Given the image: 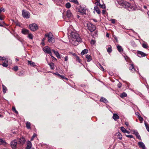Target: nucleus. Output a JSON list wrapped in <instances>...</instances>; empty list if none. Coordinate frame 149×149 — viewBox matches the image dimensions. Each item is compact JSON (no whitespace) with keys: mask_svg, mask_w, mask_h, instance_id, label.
Instances as JSON below:
<instances>
[{"mask_svg":"<svg viewBox=\"0 0 149 149\" xmlns=\"http://www.w3.org/2000/svg\"><path fill=\"white\" fill-rule=\"evenodd\" d=\"M70 37L69 39L70 42L73 45L76 46L78 45V42H81V39L79 35L74 32H71Z\"/></svg>","mask_w":149,"mask_h":149,"instance_id":"f257e3e1","label":"nucleus"},{"mask_svg":"<svg viewBox=\"0 0 149 149\" xmlns=\"http://www.w3.org/2000/svg\"><path fill=\"white\" fill-rule=\"evenodd\" d=\"M45 36V37H47L48 41L50 43H53L54 42V39L53 38V36L51 32L46 34Z\"/></svg>","mask_w":149,"mask_h":149,"instance_id":"f03ea898","label":"nucleus"},{"mask_svg":"<svg viewBox=\"0 0 149 149\" xmlns=\"http://www.w3.org/2000/svg\"><path fill=\"white\" fill-rule=\"evenodd\" d=\"M17 143V139H14L11 141L10 144L12 149H16Z\"/></svg>","mask_w":149,"mask_h":149,"instance_id":"7ed1b4c3","label":"nucleus"},{"mask_svg":"<svg viewBox=\"0 0 149 149\" xmlns=\"http://www.w3.org/2000/svg\"><path fill=\"white\" fill-rule=\"evenodd\" d=\"M88 29L91 32L94 31L96 29L95 26L90 23L87 24Z\"/></svg>","mask_w":149,"mask_h":149,"instance_id":"20e7f679","label":"nucleus"},{"mask_svg":"<svg viewBox=\"0 0 149 149\" xmlns=\"http://www.w3.org/2000/svg\"><path fill=\"white\" fill-rule=\"evenodd\" d=\"M29 26L30 29L32 31H36L38 29L37 24L35 23L30 24Z\"/></svg>","mask_w":149,"mask_h":149,"instance_id":"39448f33","label":"nucleus"},{"mask_svg":"<svg viewBox=\"0 0 149 149\" xmlns=\"http://www.w3.org/2000/svg\"><path fill=\"white\" fill-rule=\"evenodd\" d=\"M22 15L24 18L27 19L30 17V14L29 12L23 10L22 11Z\"/></svg>","mask_w":149,"mask_h":149,"instance_id":"423d86ee","label":"nucleus"},{"mask_svg":"<svg viewBox=\"0 0 149 149\" xmlns=\"http://www.w3.org/2000/svg\"><path fill=\"white\" fill-rule=\"evenodd\" d=\"M130 66L129 67V69L131 70L132 72L134 73L135 72H138L139 74V72H138V70L137 71L134 67V65L132 63H131L130 64Z\"/></svg>","mask_w":149,"mask_h":149,"instance_id":"0eeeda50","label":"nucleus"},{"mask_svg":"<svg viewBox=\"0 0 149 149\" xmlns=\"http://www.w3.org/2000/svg\"><path fill=\"white\" fill-rule=\"evenodd\" d=\"M43 50L45 52L49 54V55L52 54L51 49L48 46H45L44 47L43 49Z\"/></svg>","mask_w":149,"mask_h":149,"instance_id":"6e6552de","label":"nucleus"},{"mask_svg":"<svg viewBox=\"0 0 149 149\" xmlns=\"http://www.w3.org/2000/svg\"><path fill=\"white\" fill-rule=\"evenodd\" d=\"M66 16L69 19H72L73 18V15L70 10L67 11Z\"/></svg>","mask_w":149,"mask_h":149,"instance_id":"1a4fd4ad","label":"nucleus"},{"mask_svg":"<svg viewBox=\"0 0 149 149\" xmlns=\"http://www.w3.org/2000/svg\"><path fill=\"white\" fill-rule=\"evenodd\" d=\"M17 141L19 142L18 143H19L22 145L24 144L25 141V139L23 137L19 138L17 139Z\"/></svg>","mask_w":149,"mask_h":149,"instance_id":"9d476101","label":"nucleus"},{"mask_svg":"<svg viewBox=\"0 0 149 149\" xmlns=\"http://www.w3.org/2000/svg\"><path fill=\"white\" fill-rule=\"evenodd\" d=\"M137 55L140 57L145 56H146V54L145 53L140 51L138 52Z\"/></svg>","mask_w":149,"mask_h":149,"instance_id":"9b49d317","label":"nucleus"},{"mask_svg":"<svg viewBox=\"0 0 149 149\" xmlns=\"http://www.w3.org/2000/svg\"><path fill=\"white\" fill-rule=\"evenodd\" d=\"M86 9L82 7H80L79 9V12L81 13L83 15L86 13Z\"/></svg>","mask_w":149,"mask_h":149,"instance_id":"f8f14e48","label":"nucleus"},{"mask_svg":"<svg viewBox=\"0 0 149 149\" xmlns=\"http://www.w3.org/2000/svg\"><path fill=\"white\" fill-rule=\"evenodd\" d=\"M123 7L125 8H129L132 7V6H131L130 3L125 1L124 3V5Z\"/></svg>","mask_w":149,"mask_h":149,"instance_id":"ddd939ff","label":"nucleus"},{"mask_svg":"<svg viewBox=\"0 0 149 149\" xmlns=\"http://www.w3.org/2000/svg\"><path fill=\"white\" fill-rule=\"evenodd\" d=\"M138 144L140 148H141L143 149H145L146 148L145 146L142 142H138Z\"/></svg>","mask_w":149,"mask_h":149,"instance_id":"4468645a","label":"nucleus"},{"mask_svg":"<svg viewBox=\"0 0 149 149\" xmlns=\"http://www.w3.org/2000/svg\"><path fill=\"white\" fill-rule=\"evenodd\" d=\"M22 33L24 34H28L29 33V31L27 29H23L22 30Z\"/></svg>","mask_w":149,"mask_h":149,"instance_id":"2eb2a0df","label":"nucleus"},{"mask_svg":"<svg viewBox=\"0 0 149 149\" xmlns=\"http://www.w3.org/2000/svg\"><path fill=\"white\" fill-rule=\"evenodd\" d=\"M31 147V143L29 141H28L27 142V146L26 149H30Z\"/></svg>","mask_w":149,"mask_h":149,"instance_id":"dca6fc26","label":"nucleus"},{"mask_svg":"<svg viewBox=\"0 0 149 149\" xmlns=\"http://www.w3.org/2000/svg\"><path fill=\"white\" fill-rule=\"evenodd\" d=\"M106 47L107 49V52L108 53H109L112 52V47L110 45H109L108 46H107Z\"/></svg>","mask_w":149,"mask_h":149,"instance_id":"f3484780","label":"nucleus"},{"mask_svg":"<svg viewBox=\"0 0 149 149\" xmlns=\"http://www.w3.org/2000/svg\"><path fill=\"white\" fill-rule=\"evenodd\" d=\"M125 1L123 0H119L117 1V2L118 3V4L120 5V6H122L123 7L124 5V4Z\"/></svg>","mask_w":149,"mask_h":149,"instance_id":"a211bd4d","label":"nucleus"},{"mask_svg":"<svg viewBox=\"0 0 149 149\" xmlns=\"http://www.w3.org/2000/svg\"><path fill=\"white\" fill-rule=\"evenodd\" d=\"M117 48L118 51L120 52H121L123 51V49L122 47L120 45H118L117 46Z\"/></svg>","mask_w":149,"mask_h":149,"instance_id":"6ab92c4d","label":"nucleus"},{"mask_svg":"<svg viewBox=\"0 0 149 149\" xmlns=\"http://www.w3.org/2000/svg\"><path fill=\"white\" fill-rule=\"evenodd\" d=\"M28 64L29 65H30L31 66L34 67L36 66L35 63L33 62L29 61H28Z\"/></svg>","mask_w":149,"mask_h":149,"instance_id":"aec40b11","label":"nucleus"},{"mask_svg":"<svg viewBox=\"0 0 149 149\" xmlns=\"http://www.w3.org/2000/svg\"><path fill=\"white\" fill-rule=\"evenodd\" d=\"M119 116L117 114H113V118L115 120H116L119 118Z\"/></svg>","mask_w":149,"mask_h":149,"instance_id":"412c9836","label":"nucleus"},{"mask_svg":"<svg viewBox=\"0 0 149 149\" xmlns=\"http://www.w3.org/2000/svg\"><path fill=\"white\" fill-rule=\"evenodd\" d=\"M100 101L104 102L105 103H107L108 102V101L106 98L103 97H101L100 100Z\"/></svg>","mask_w":149,"mask_h":149,"instance_id":"4be33fe9","label":"nucleus"},{"mask_svg":"<svg viewBox=\"0 0 149 149\" xmlns=\"http://www.w3.org/2000/svg\"><path fill=\"white\" fill-rule=\"evenodd\" d=\"M86 58L87 59V61L88 62H90L91 60H92L91 56L90 55H87L86 56Z\"/></svg>","mask_w":149,"mask_h":149,"instance_id":"5701e85b","label":"nucleus"},{"mask_svg":"<svg viewBox=\"0 0 149 149\" xmlns=\"http://www.w3.org/2000/svg\"><path fill=\"white\" fill-rule=\"evenodd\" d=\"M57 76L60 78L62 79H65L66 80H68V79L66 77H65L63 75H61L60 74H57Z\"/></svg>","mask_w":149,"mask_h":149,"instance_id":"b1692460","label":"nucleus"},{"mask_svg":"<svg viewBox=\"0 0 149 149\" xmlns=\"http://www.w3.org/2000/svg\"><path fill=\"white\" fill-rule=\"evenodd\" d=\"M94 10H95L97 13L98 14H100V11L99 10V8L97 6H95L94 7Z\"/></svg>","mask_w":149,"mask_h":149,"instance_id":"393cba45","label":"nucleus"},{"mask_svg":"<svg viewBox=\"0 0 149 149\" xmlns=\"http://www.w3.org/2000/svg\"><path fill=\"white\" fill-rule=\"evenodd\" d=\"M88 52V50L87 49H85L83 50L81 53V54L82 55H83L84 54H87Z\"/></svg>","mask_w":149,"mask_h":149,"instance_id":"a878e982","label":"nucleus"},{"mask_svg":"<svg viewBox=\"0 0 149 149\" xmlns=\"http://www.w3.org/2000/svg\"><path fill=\"white\" fill-rule=\"evenodd\" d=\"M31 123L29 122H27L26 123V126L27 129H29L31 128Z\"/></svg>","mask_w":149,"mask_h":149,"instance_id":"bb28decb","label":"nucleus"},{"mask_svg":"<svg viewBox=\"0 0 149 149\" xmlns=\"http://www.w3.org/2000/svg\"><path fill=\"white\" fill-rule=\"evenodd\" d=\"M2 86L3 87V92L4 93H5L6 92L7 88L3 84L2 85Z\"/></svg>","mask_w":149,"mask_h":149,"instance_id":"cd10ccee","label":"nucleus"},{"mask_svg":"<svg viewBox=\"0 0 149 149\" xmlns=\"http://www.w3.org/2000/svg\"><path fill=\"white\" fill-rule=\"evenodd\" d=\"M49 64L50 66L51 69L52 70L54 69V63H49Z\"/></svg>","mask_w":149,"mask_h":149,"instance_id":"c85d7f7f","label":"nucleus"},{"mask_svg":"<svg viewBox=\"0 0 149 149\" xmlns=\"http://www.w3.org/2000/svg\"><path fill=\"white\" fill-rule=\"evenodd\" d=\"M127 94L125 92H123L121 94L120 96L122 98L125 97L127 96Z\"/></svg>","mask_w":149,"mask_h":149,"instance_id":"c756f323","label":"nucleus"},{"mask_svg":"<svg viewBox=\"0 0 149 149\" xmlns=\"http://www.w3.org/2000/svg\"><path fill=\"white\" fill-rule=\"evenodd\" d=\"M28 34V38L31 39H33V36L31 33H29Z\"/></svg>","mask_w":149,"mask_h":149,"instance_id":"7c9ffc66","label":"nucleus"},{"mask_svg":"<svg viewBox=\"0 0 149 149\" xmlns=\"http://www.w3.org/2000/svg\"><path fill=\"white\" fill-rule=\"evenodd\" d=\"M69 1L72 2H73L77 5H79V3L77 0H69Z\"/></svg>","mask_w":149,"mask_h":149,"instance_id":"2f4dec72","label":"nucleus"},{"mask_svg":"<svg viewBox=\"0 0 149 149\" xmlns=\"http://www.w3.org/2000/svg\"><path fill=\"white\" fill-rule=\"evenodd\" d=\"M71 6V5L70 3L69 2L65 4V7L67 8H69Z\"/></svg>","mask_w":149,"mask_h":149,"instance_id":"473e14b6","label":"nucleus"},{"mask_svg":"<svg viewBox=\"0 0 149 149\" xmlns=\"http://www.w3.org/2000/svg\"><path fill=\"white\" fill-rule=\"evenodd\" d=\"M121 131L123 133H125L126 132V130L123 127H120Z\"/></svg>","mask_w":149,"mask_h":149,"instance_id":"72a5a7b5","label":"nucleus"},{"mask_svg":"<svg viewBox=\"0 0 149 149\" xmlns=\"http://www.w3.org/2000/svg\"><path fill=\"white\" fill-rule=\"evenodd\" d=\"M53 1L57 4H58L61 2L62 0H53Z\"/></svg>","mask_w":149,"mask_h":149,"instance_id":"f704fd0d","label":"nucleus"},{"mask_svg":"<svg viewBox=\"0 0 149 149\" xmlns=\"http://www.w3.org/2000/svg\"><path fill=\"white\" fill-rule=\"evenodd\" d=\"M2 65L4 67H7L8 66V64L7 63V62L6 61H4L2 64Z\"/></svg>","mask_w":149,"mask_h":149,"instance_id":"c9c22d12","label":"nucleus"},{"mask_svg":"<svg viewBox=\"0 0 149 149\" xmlns=\"http://www.w3.org/2000/svg\"><path fill=\"white\" fill-rule=\"evenodd\" d=\"M142 47L145 48H147L148 46L147 44L146 43H143L142 45Z\"/></svg>","mask_w":149,"mask_h":149,"instance_id":"e433bc0d","label":"nucleus"},{"mask_svg":"<svg viewBox=\"0 0 149 149\" xmlns=\"http://www.w3.org/2000/svg\"><path fill=\"white\" fill-rule=\"evenodd\" d=\"M76 59L77 61L79 62H80L81 60L79 58V56H76Z\"/></svg>","mask_w":149,"mask_h":149,"instance_id":"4c0bfd02","label":"nucleus"},{"mask_svg":"<svg viewBox=\"0 0 149 149\" xmlns=\"http://www.w3.org/2000/svg\"><path fill=\"white\" fill-rule=\"evenodd\" d=\"M54 54L56 55V57L58 58H60V54H59V53L57 52H55V53Z\"/></svg>","mask_w":149,"mask_h":149,"instance_id":"58836bf2","label":"nucleus"},{"mask_svg":"<svg viewBox=\"0 0 149 149\" xmlns=\"http://www.w3.org/2000/svg\"><path fill=\"white\" fill-rule=\"evenodd\" d=\"M132 132H133V134H134L136 136L138 134V132L136 130H132Z\"/></svg>","mask_w":149,"mask_h":149,"instance_id":"ea45409f","label":"nucleus"},{"mask_svg":"<svg viewBox=\"0 0 149 149\" xmlns=\"http://www.w3.org/2000/svg\"><path fill=\"white\" fill-rule=\"evenodd\" d=\"M99 67L101 70L103 71H104V69L103 66L100 64H99Z\"/></svg>","mask_w":149,"mask_h":149,"instance_id":"a19ab883","label":"nucleus"},{"mask_svg":"<svg viewBox=\"0 0 149 149\" xmlns=\"http://www.w3.org/2000/svg\"><path fill=\"white\" fill-rule=\"evenodd\" d=\"M12 110L13 111H15L16 114H18V111L16 110L15 108V107H12Z\"/></svg>","mask_w":149,"mask_h":149,"instance_id":"79ce46f5","label":"nucleus"},{"mask_svg":"<svg viewBox=\"0 0 149 149\" xmlns=\"http://www.w3.org/2000/svg\"><path fill=\"white\" fill-rule=\"evenodd\" d=\"M118 138L120 139H121L122 138V135L120 133H118Z\"/></svg>","mask_w":149,"mask_h":149,"instance_id":"37998d69","label":"nucleus"},{"mask_svg":"<svg viewBox=\"0 0 149 149\" xmlns=\"http://www.w3.org/2000/svg\"><path fill=\"white\" fill-rule=\"evenodd\" d=\"M13 69L15 71H17L18 70V67L17 66H15L13 67Z\"/></svg>","mask_w":149,"mask_h":149,"instance_id":"c03bdc74","label":"nucleus"},{"mask_svg":"<svg viewBox=\"0 0 149 149\" xmlns=\"http://www.w3.org/2000/svg\"><path fill=\"white\" fill-rule=\"evenodd\" d=\"M95 4L97 6H99V7H100V5H101V4L100 2V1H97L96 2H95Z\"/></svg>","mask_w":149,"mask_h":149,"instance_id":"a18cd8bd","label":"nucleus"},{"mask_svg":"<svg viewBox=\"0 0 149 149\" xmlns=\"http://www.w3.org/2000/svg\"><path fill=\"white\" fill-rule=\"evenodd\" d=\"M100 8H102L103 9L105 8H106V6L105 4H103L100 5Z\"/></svg>","mask_w":149,"mask_h":149,"instance_id":"49530a36","label":"nucleus"},{"mask_svg":"<svg viewBox=\"0 0 149 149\" xmlns=\"http://www.w3.org/2000/svg\"><path fill=\"white\" fill-rule=\"evenodd\" d=\"M117 86L119 88H121V86H122V84H121V83H120V82L118 84Z\"/></svg>","mask_w":149,"mask_h":149,"instance_id":"de8ad7c7","label":"nucleus"},{"mask_svg":"<svg viewBox=\"0 0 149 149\" xmlns=\"http://www.w3.org/2000/svg\"><path fill=\"white\" fill-rule=\"evenodd\" d=\"M137 138L138 139H139L141 140V137L139 135V134H138L136 136Z\"/></svg>","mask_w":149,"mask_h":149,"instance_id":"09e8293b","label":"nucleus"},{"mask_svg":"<svg viewBox=\"0 0 149 149\" xmlns=\"http://www.w3.org/2000/svg\"><path fill=\"white\" fill-rule=\"evenodd\" d=\"M126 136L128 138H133V136L132 135H126Z\"/></svg>","mask_w":149,"mask_h":149,"instance_id":"8fccbe9b","label":"nucleus"},{"mask_svg":"<svg viewBox=\"0 0 149 149\" xmlns=\"http://www.w3.org/2000/svg\"><path fill=\"white\" fill-rule=\"evenodd\" d=\"M5 9L3 8H1L0 9V13L2 12H4Z\"/></svg>","mask_w":149,"mask_h":149,"instance_id":"3c124183","label":"nucleus"},{"mask_svg":"<svg viewBox=\"0 0 149 149\" xmlns=\"http://www.w3.org/2000/svg\"><path fill=\"white\" fill-rule=\"evenodd\" d=\"M6 59V58H5L4 57L0 56V60H4L5 59Z\"/></svg>","mask_w":149,"mask_h":149,"instance_id":"603ef678","label":"nucleus"},{"mask_svg":"<svg viewBox=\"0 0 149 149\" xmlns=\"http://www.w3.org/2000/svg\"><path fill=\"white\" fill-rule=\"evenodd\" d=\"M95 42L94 40H92L91 41V44H94L95 43Z\"/></svg>","mask_w":149,"mask_h":149,"instance_id":"864d4df0","label":"nucleus"},{"mask_svg":"<svg viewBox=\"0 0 149 149\" xmlns=\"http://www.w3.org/2000/svg\"><path fill=\"white\" fill-rule=\"evenodd\" d=\"M145 126L146 127V129H147V128L148 127H149L148 126V124L147 123H145Z\"/></svg>","mask_w":149,"mask_h":149,"instance_id":"5fc2aeb1","label":"nucleus"},{"mask_svg":"<svg viewBox=\"0 0 149 149\" xmlns=\"http://www.w3.org/2000/svg\"><path fill=\"white\" fill-rule=\"evenodd\" d=\"M113 36V37H114V39L116 40V42H118V39L117 38V37L115 36Z\"/></svg>","mask_w":149,"mask_h":149,"instance_id":"6e6d98bb","label":"nucleus"},{"mask_svg":"<svg viewBox=\"0 0 149 149\" xmlns=\"http://www.w3.org/2000/svg\"><path fill=\"white\" fill-rule=\"evenodd\" d=\"M0 142H1V143H4L5 142L3 139L1 138L0 139Z\"/></svg>","mask_w":149,"mask_h":149,"instance_id":"4d7b16f0","label":"nucleus"},{"mask_svg":"<svg viewBox=\"0 0 149 149\" xmlns=\"http://www.w3.org/2000/svg\"><path fill=\"white\" fill-rule=\"evenodd\" d=\"M68 59V57L67 56H66L65 57V61H67Z\"/></svg>","mask_w":149,"mask_h":149,"instance_id":"13d9d810","label":"nucleus"},{"mask_svg":"<svg viewBox=\"0 0 149 149\" xmlns=\"http://www.w3.org/2000/svg\"><path fill=\"white\" fill-rule=\"evenodd\" d=\"M139 120L141 121H142L143 120V118L141 117H140L139 118Z\"/></svg>","mask_w":149,"mask_h":149,"instance_id":"bf43d9fd","label":"nucleus"},{"mask_svg":"<svg viewBox=\"0 0 149 149\" xmlns=\"http://www.w3.org/2000/svg\"><path fill=\"white\" fill-rule=\"evenodd\" d=\"M125 124L127 126H128L129 125V123L127 122H126L125 123Z\"/></svg>","mask_w":149,"mask_h":149,"instance_id":"052dcab7","label":"nucleus"},{"mask_svg":"<svg viewBox=\"0 0 149 149\" xmlns=\"http://www.w3.org/2000/svg\"><path fill=\"white\" fill-rule=\"evenodd\" d=\"M111 21L112 23L114 24L115 23V20L114 19H112Z\"/></svg>","mask_w":149,"mask_h":149,"instance_id":"680f3d73","label":"nucleus"},{"mask_svg":"<svg viewBox=\"0 0 149 149\" xmlns=\"http://www.w3.org/2000/svg\"><path fill=\"white\" fill-rule=\"evenodd\" d=\"M50 55L51 56L52 58H53H53H55V60H56V59L55 58H54V56H52V54H51V55Z\"/></svg>","mask_w":149,"mask_h":149,"instance_id":"e2e57ef3","label":"nucleus"},{"mask_svg":"<svg viewBox=\"0 0 149 149\" xmlns=\"http://www.w3.org/2000/svg\"><path fill=\"white\" fill-rule=\"evenodd\" d=\"M106 11L104 10H102V14H104L105 13Z\"/></svg>","mask_w":149,"mask_h":149,"instance_id":"0e129e2a","label":"nucleus"},{"mask_svg":"<svg viewBox=\"0 0 149 149\" xmlns=\"http://www.w3.org/2000/svg\"><path fill=\"white\" fill-rule=\"evenodd\" d=\"M36 135L35 134H34L33 136H32V138H34L35 137H36Z\"/></svg>","mask_w":149,"mask_h":149,"instance_id":"69168bd1","label":"nucleus"},{"mask_svg":"<svg viewBox=\"0 0 149 149\" xmlns=\"http://www.w3.org/2000/svg\"><path fill=\"white\" fill-rule=\"evenodd\" d=\"M41 44L42 45L44 46L45 45L44 42L43 41H42Z\"/></svg>","mask_w":149,"mask_h":149,"instance_id":"338daca9","label":"nucleus"},{"mask_svg":"<svg viewBox=\"0 0 149 149\" xmlns=\"http://www.w3.org/2000/svg\"><path fill=\"white\" fill-rule=\"evenodd\" d=\"M77 17L78 19H79V18H80V16L79 15H77Z\"/></svg>","mask_w":149,"mask_h":149,"instance_id":"774afa93","label":"nucleus"}]
</instances>
